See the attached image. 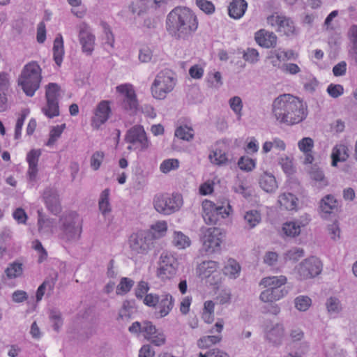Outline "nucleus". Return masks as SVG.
Returning a JSON list of instances; mask_svg holds the SVG:
<instances>
[{"instance_id": "7c9ffc66", "label": "nucleus", "mask_w": 357, "mask_h": 357, "mask_svg": "<svg viewBox=\"0 0 357 357\" xmlns=\"http://www.w3.org/2000/svg\"><path fill=\"white\" fill-rule=\"evenodd\" d=\"M309 214L305 213L298 218L291 220V237H296L301 234V228L306 227L310 222Z\"/></svg>"}, {"instance_id": "603ef678", "label": "nucleus", "mask_w": 357, "mask_h": 357, "mask_svg": "<svg viewBox=\"0 0 357 357\" xmlns=\"http://www.w3.org/2000/svg\"><path fill=\"white\" fill-rule=\"evenodd\" d=\"M149 290V285L148 282L144 281H141L138 283L137 287L135 289V296L138 299H142L144 301V298L149 294L148 291Z\"/></svg>"}, {"instance_id": "aec40b11", "label": "nucleus", "mask_w": 357, "mask_h": 357, "mask_svg": "<svg viewBox=\"0 0 357 357\" xmlns=\"http://www.w3.org/2000/svg\"><path fill=\"white\" fill-rule=\"evenodd\" d=\"M307 116V104L291 95V125L302 122Z\"/></svg>"}, {"instance_id": "f3484780", "label": "nucleus", "mask_w": 357, "mask_h": 357, "mask_svg": "<svg viewBox=\"0 0 357 357\" xmlns=\"http://www.w3.org/2000/svg\"><path fill=\"white\" fill-rule=\"evenodd\" d=\"M273 112L280 122H287L290 109V94H283L273 102Z\"/></svg>"}, {"instance_id": "7ed1b4c3", "label": "nucleus", "mask_w": 357, "mask_h": 357, "mask_svg": "<svg viewBox=\"0 0 357 357\" xmlns=\"http://www.w3.org/2000/svg\"><path fill=\"white\" fill-rule=\"evenodd\" d=\"M61 223L59 236L66 241L77 240L82 231V221L75 212H70L60 218Z\"/></svg>"}, {"instance_id": "5701e85b", "label": "nucleus", "mask_w": 357, "mask_h": 357, "mask_svg": "<svg viewBox=\"0 0 357 357\" xmlns=\"http://www.w3.org/2000/svg\"><path fill=\"white\" fill-rule=\"evenodd\" d=\"M255 39L257 43L265 48L273 47L277 43V37L273 32L260 29L255 33Z\"/></svg>"}, {"instance_id": "864d4df0", "label": "nucleus", "mask_w": 357, "mask_h": 357, "mask_svg": "<svg viewBox=\"0 0 357 357\" xmlns=\"http://www.w3.org/2000/svg\"><path fill=\"white\" fill-rule=\"evenodd\" d=\"M197 6L206 14H212L215 11L214 4L208 0H197Z\"/></svg>"}, {"instance_id": "f257e3e1", "label": "nucleus", "mask_w": 357, "mask_h": 357, "mask_svg": "<svg viewBox=\"0 0 357 357\" xmlns=\"http://www.w3.org/2000/svg\"><path fill=\"white\" fill-rule=\"evenodd\" d=\"M198 27V22L195 13L185 7H176L167 15V30L176 38H185Z\"/></svg>"}, {"instance_id": "9b49d317", "label": "nucleus", "mask_w": 357, "mask_h": 357, "mask_svg": "<svg viewBox=\"0 0 357 357\" xmlns=\"http://www.w3.org/2000/svg\"><path fill=\"white\" fill-rule=\"evenodd\" d=\"M149 234L144 230L132 234L128 238V245L131 251L135 255H145L153 247Z\"/></svg>"}, {"instance_id": "58836bf2", "label": "nucleus", "mask_w": 357, "mask_h": 357, "mask_svg": "<svg viewBox=\"0 0 357 357\" xmlns=\"http://www.w3.org/2000/svg\"><path fill=\"white\" fill-rule=\"evenodd\" d=\"M109 189L104 190L100 194L98 205L100 211L104 215L110 213L111 211V206L109 201Z\"/></svg>"}, {"instance_id": "a19ab883", "label": "nucleus", "mask_w": 357, "mask_h": 357, "mask_svg": "<svg viewBox=\"0 0 357 357\" xmlns=\"http://www.w3.org/2000/svg\"><path fill=\"white\" fill-rule=\"evenodd\" d=\"M22 264L13 262L8 265L5 271L6 276L10 279L18 278L22 275Z\"/></svg>"}, {"instance_id": "20e7f679", "label": "nucleus", "mask_w": 357, "mask_h": 357, "mask_svg": "<svg viewBox=\"0 0 357 357\" xmlns=\"http://www.w3.org/2000/svg\"><path fill=\"white\" fill-rule=\"evenodd\" d=\"M220 205H216L211 201L205 200L202 203L203 218L206 223L215 225L218 218H227L232 213V208L227 199H223Z\"/></svg>"}, {"instance_id": "6e6d98bb", "label": "nucleus", "mask_w": 357, "mask_h": 357, "mask_svg": "<svg viewBox=\"0 0 357 357\" xmlns=\"http://www.w3.org/2000/svg\"><path fill=\"white\" fill-rule=\"evenodd\" d=\"M229 103L231 109L238 116V117H241L243 108L241 98L238 96H234L229 100Z\"/></svg>"}, {"instance_id": "c9c22d12", "label": "nucleus", "mask_w": 357, "mask_h": 357, "mask_svg": "<svg viewBox=\"0 0 357 357\" xmlns=\"http://www.w3.org/2000/svg\"><path fill=\"white\" fill-rule=\"evenodd\" d=\"M42 112L49 119L59 116V102L46 100V104L42 108Z\"/></svg>"}, {"instance_id": "37998d69", "label": "nucleus", "mask_w": 357, "mask_h": 357, "mask_svg": "<svg viewBox=\"0 0 357 357\" xmlns=\"http://www.w3.org/2000/svg\"><path fill=\"white\" fill-rule=\"evenodd\" d=\"M194 130L191 127L181 126L175 130V136L181 139L190 141L194 137Z\"/></svg>"}, {"instance_id": "bf43d9fd", "label": "nucleus", "mask_w": 357, "mask_h": 357, "mask_svg": "<svg viewBox=\"0 0 357 357\" xmlns=\"http://www.w3.org/2000/svg\"><path fill=\"white\" fill-rule=\"evenodd\" d=\"M26 117V114L22 113L20 114V116L18 117L15 128V134H14V138L15 139H19L21 137L22 135V127L24 123V121Z\"/></svg>"}, {"instance_id": "5fc2aeb1", "label": "nucleus", "mask_w": 357, "mask_h": 357, "mask_svg": "<svg viewBox=\"0 0 357 357\" xmlns=\"http://www.w3.org/2000/svg\"><path fill=\"white\" fill-rule=\"evenodd\" d=\"M326 305L330 313H338L342 309L340 301L334 297L329 298L326 301Z\"/></svg>"}, {"instance_id": "72a5a7b5", "label": "nucleus", "mask_w": 357, "mask_h": 357, "mask_svg": "<svg viewBox=\"0 0 357 357\" xmlns=\"http://www.w3.org/2000/svg\"><path fill=\"white\" fill-rule=\"evenodd\" d=\"M45 100L59 102L61 88L56 83H49L45 87Z\"/></svg>"}, {"instance_id": "c03bdc74", "label": "nucleus", "mask_w": 357, "mask_h": 357, "mask_svg": "<svg viewBox=\"0 0 357 357\" xmlns=\"http://www.w3.org/2000/svg\"><path fill=\"white\" fill-rule=\"evenodd\" d=\"M244 220L250 228H253L260 222L261 215L257 211L252 210L246 212Z\"/></svg>"}, {"instance_id": "4468645a", "label": "nucleus", "mask_w": 357, "mask_h": 357, "mask_svg": "<svg viewBox=\"0 0 357 357\" xmlns=\"http://www.w3.org/2000/svg\"><path fill=\"white\" fill-rule=\"evenodd\" d=\"M116 91L123 96L122 106L124 109L135 112L139 103L134 87L130 84H123L116 86Z\"/></svg>"}, {"instance_id": "79ce46f5", "label": "nucleus", "mask_w": 357, "mask_h": 357, "mask_svg": "<svg viewBox=\"0 0 357 357\" xmlns=\"http://www.w3.org/2000/svg\"><path fill=\"white\" fill-rule=\"evenodd\" d=\"M208 158L211 163L217 165H225L228 161L227 154L220 149L213 151Z\"/></svg>"}, {"instance_id": "e433bc0d", "label": "nucleus", "mask_w": 357, "mask_h": 357, "mask_svg": "<svg viewBox=\"0 0 357 357\" xmlns=\"http://www.w3.org/2000/svg\"><path fill=\"white\" fill-rule=\"evenodd\" d=\"M215 303L212 301H206L204 303L202 318L204 322L211 324L214 321Z\"/></svg>"}, {"instance_id": "ddd939ff", "label": "nucleus", "mask_w": 357, "mask_h": 357, "mask_svg": "<svg viewBox=\"0 0 357 357\" xmlns=\"http://www.w3.org/2000/svg\"><path fill=\"white\" fill-rule=\"evenodd\" d=\"M223 234L217 227L208 228L202 238L203 249L208 253H213L220 249Z\"/></svg>"}, {"instance_id": "423d86ee", "label": "nucleus", "mask_w": 357, "mask_h": 357, "mask_svg": "<svg viewBox=\"0 0 357 357\" xmlns=\"http://www.w3.org/2000/svg\"><path fill=\"white\" fill-rule=\"evenodd\" d=\"M144 304L153 307L160 318L167 316L174 306V299L169 293L161 295L149 294L144 299Z\"/></svg>"}, {"instance_id": "f03ea898", "label": "nucleus", "mask_w": 357, "mask_h": 357, "mask_svg": "<svg viewBox=\"0 0 357 357\" xmlns=\"http://www.w3.org/2000/svg\"><path fill=\"white\" fill-rule=\"evenodd\" d=\"M42 69L36 61L26 63L22 68L17 83L29 97L34 96L42 81Z\"/></svg>"}, {"instance_id": "8fccbe9b", "label": "nucleus", "mask_w": 357, "mask_h": 357, "mask_svg": "<svg viewBox=\"0 0 357 357\" xmlns=\"http://www.w3.org/2000/svg\"><path fill=\"white\" fill-rule=\"evenodd\" d=\"M283 335V327L280 325H277L275 327L273 328L268 332L267 337L270 341L276 343L278 341L280 340Z\"/></svg>"}, {"instance_id": "1a4fd4ad", "label": "nucleus", "mask_w": 357, "mask_h": 357, "mask_svg": "<svg viewBox=\"0 0 357 357\" xmlns=\"http://www.w3.org/2000/svg\"><path fill=\"white\" fill-rule=\"evenodd\" d=\"M183 204L182 197L178 194L158 195L154 198V208L161 213L171 214L178 210Z\"/></svg>"}, {"instance_id": "f8f14e48", "label": "nucleus", "mask_w": 357, "mask_h": 357, "mask_svg": "<svg viewBox=\"0 0 357 357\" xmlns=\"http://www.w3.org/2000/svg\"><path fill=\"white\" fill-rule=\"evenodd\" d=\"M197 273L202 279H206L212 285L218 284L222 280L218 264L214 261H204L197 268Z\"/></svg>"}, {"instance_id": "ea45409f", "label": "nucleus", "mask_w": 357, "mask_h": 357, "mask_svg": "<svg viewBox=\"0 0 357 357\" xmlns=\"http://www.w3.org/2000/svg\"><path fill=\"white\" fill-rule=\"evenodd\" d=\"M66 128V123L54 126L50 132V137L47 142H46V146H53L55 144V142L58 140V139L61 137V134L63 133Z\"/></svg>"}, {"instance_id": "a18cd8bd", "label": "nucleus", "mask_w": 357, "mask_h": 357, "mask_svg": "<svg viewBox=\"0 0 357 357\" xmlns=\"http://www.w3.org/2000/svg\"><path fill=\"white\" fill-rule=\"evenodd\" d=\"M134 284V281L128 278H122L116 287V292L118 295L127 294Z\"/></svg>"}, {"instance_id": "473e14b6", "label": "nucleus", "mask_w": 357, "mask_h": 357, "mask_svg": "<svg viewBox=\"0 0 357 357\" xmlns=\"http://www.w3.org/2000/svg\"><path fill=\"white\" fill-rule=\"evenodd\" d=\"M172 244L179 250L185 249L191 244L190 238L181 231H175L172 235Z\"/></svg>"}, {"instance_id": "9d476101", "label": "nucleus", "mask_w": 357, "mask_h": 357, "mask_svg": "<svg viewBox=\"0 0 357 357\" xmlns=\"http://www.w3.org/2000/svg\"><path fill=\"white\" fill-rule=\"evenodd\" d=\"M178 263L172 255H161L156 271L157 277L162 282L173 279L177 273Z\"/></svg>"}, {"instance_id": "09e8293b", "label": "nucleus", "mask_w": 357, "mask_h": 357, "mask_svg": "<svg viewBox=\"0 0 357 357\" xmlns=\"http://www.w3.org/2000/svg\"><path fill=\"white\" fill-rule=\"evenodd\" d=\"M238 166L243 171L251 172L255 168L256 162L249 157L242 156L238 161Z\"/></svg>"}, {"instance_id": "cd10ccee", "label": "nucleus", "mask_w": 357, "mask_h": 357, "mask_svg": "<svg viewBox=\"0 0 357 357\" xmlns=\"http://www.w3.org/2000/svg\"><path fill=\"white\" fill-rule=\"evenodd\" d=\"M263 291L260 296L259 299L264 303H273L280 300L284 297V293L282 289L278 288H268Z\"/></svg>"}, {"instance_id": "680f3d73", "label": "nucleus", "mask_w": 357, "mask_h": 357, "mask_svg": "<svg viewBox=\"0 0 357 357\" xmlns=\"http://www.w3.org/2000/svg\"><path fill=\"white\" fill-rule=\"evenodd\" d=\"M313 145V140L310 137H304L298 142V147L303 153L311 152Z\"/></svg>"}, {"instance_id": "4c0bfd02", "label": "nucleus", "mask_w": 357, "mask_h": 357, "mask_svg": "<svg viewBox=\"0 0 357 357\" xmlns=\"http://www.w3.org/2000/svg\"><path fill=\"white\" fill-rule=\"evenodd\" d=\"M241 271V266L238 263L232 259H228L226 265L223 268L225 275H228L230 278H236Z\"/></svg>"}, {"instance_id": "bb28decb", "label": "nucleus", "mask_w": 357, "mask_h": 357, "mask_svg": "<svg viewBox=\"0 0 357 357\" xmlns=\"http://www.w3.org/2000/svg\"><path fill=\"white\" fill-rule=\"evenodd\" d=\"M259 184L266 192H273L278 188V183L275 176L266 172L260 176Z\"/></svg>"}, {"instance_id": "c85d7f7f", "label": "nucleus", "mask_w": 357, "mask_h": 357, "mask_svg": "<svg viewBox=\"0 0 357 357\" xmlns=\"http://www.w3.org/2000/svg\"><path fill=\"white\" fill-rule=\"evenodd\" d=\"M167 231V223L165 220H160L153 224L149 231H146L149 234V238L153 240L163 237Z\"/></svg>"}, {"instance_id": "49530a36", "label": "nucleus", "mask_w": 357, "mask_h": 357, "mask_svg": "<svg viewBox=\"0 0 357 357\" xmlns=\"http://www.w3.org/2000/svg\"><path fill=\"white\" fill-rule=\"evenodd\" d=\"M179 167V161L175 158H170L165 160L160 165V170L164 173L167 174L172 170L177 169Z\"/></svg>"}, {"instance_id": "4be33fe9", "label": "nucleus", "mask_w": 357, "mask_h": 357, "mask_svg": "<svg viewBox=\"0 0 357 357\" xmlns=\"http://www.w3.org/2000/svg\"><path fill=\"white\" fill-rule=\"evenodd\" d=\"M43 198L47 209L52 213L57 215L61 212L59 195L54 190L46 189L43 192Z\"/></svg>"}, {"instance_id": "de8ad7c7", "label": "nucleus", "mask_w": 357, "mask_h": 357, "mask_svg": "<svg viewBox=\"0 0 357 357\" xmlns=\"http://www.w3.org/2000/svg\"><path fill=\"white\" fill-rule=\"evenodd\" d=\"M295 307L302 312H305L312 305V300L307 296H299L294 300Z\"/></svg>"}, {"instance_id": "f704fd0d", "label": "nucleus", "mask_w": 357, "mask_h": 357, "mask_svg": "<svg viewBox=\"0 0 357 357\" xmlns=\"http://www.w3.org/2000/svg\"><path fill=\"white\" fill-rule=\"evenodd\" d=\"M287 282V278L280 275V276H272V277H266L263 278L259 284L262 285L264 287L268 288H278L285 284Z\"/></svg>"}, {"instance_id": "69168bd1", "label": "nucleus", "mask_w": 357, "mask_h": 357, "mask_svg": "<svg viewBox=\"0 0 357 357\" xmlns=\"http://www.w3.org/2000/svg\"><path fill=\"white\" fill-rule=\"evenodd\" d=\"M347 63L344 61L339 62L333 68V73L335 77H340L345 75L347 71Z\"/></svg>"}, {"instance_id": "6e6552de", "label": "nucleus", "mask_w": 357, "mask_h": 357, "mask_svg": "<svg viewBox=\"0 0 357 357\" xmlns=\"http://www.w3.org/2000/svg\"><path fill=\"white\" fill-rule=\"evenodd\" d=\"M322 263L315 257L304 259L294 268V273L299 280L313 278L322 271Z\"/></svg>"}, {"instance_id": "2f4dec72", "label": "nucleus", "mask_w": 357, "mask_h": 357, "mask_svg": "<svg viewBox=\"0 0 357 357\" xmlns=\"http://www.w3.org/2000/svg\"><path fill=\"white\" fill-rule=\"evenodd\" d=\"M64 56L63 40L61 34L55 38L53 45V57L58 66H61Z\"/></svg>"}, {"instance_id": "0e129e2a", "label": "nucleus", "mask_w": 357, "mask_h": 357, "mask_svg": "<svg viewBox=\"0 0 357 357\" xmlns=\"http://www.w3.org/2000/svg\"><path fill=\"white\" fill-rule=\"evenodd\" d=\"M351 49L357 47V25H352L348 31Z\"/></svg>"}, {"instance_id": "b1692460", "label": "nucleus", "mask_w": 357, "mask_h": 357, "mask_svg": "<svg viewBox=\"0 0 357 357\" xmlns=\"http://www.w3.org/2000/svg\"><path fill=\"white\" fill-rule=\"evenodd\" d=\"M268 59H271L273 66L281 68L286 72L290 71V64L288 62L289 59L288 52L278 50L272 53Z\"/></svg>"}, {"instance_id": "13d9d810", "label": "nucleus", "mask_w": 357, "mask_h": 357, "mask_svg": "<svg viewBox=\"0 0 357 357\" xmlns=\"http://www.w3.org/2000/svg\"><path fill=\"white\" fill-rule=\"evenodd\" d=\"M259 57L258 51L254 48H248L243 54V59L251 63L258 61Z\"/></svg>"}, {"instance_id": "2eb2a0df", "label": "nucleus", "mask_w": 357, "mask_h": 357, "mask_svg": "<svg viewBox=\"0 0 357 357\" xmlns=\"http://www.w3.org/2000/svg\"><path fill=\"white\" fill-rule=\"evenodd\" d=\"M126 141L132 145H138L142 150L147 149L149 145L146 132L140 125L134 126L128 130Z\"/></svg>"}, {"instance_id": "6ab92c4d", "label": "nucleus", "mask_w": 357, "mask_h": 357, "mask_svg": "<svg viewBox=\"0 0 357 357\" xmlns=\"http://www.w3.org/2000/svg\"><path fill=\"white\" fill-rule=\"evenodd\" d=\"M111 113V108L109 102L107 100H102L97 105L94 116L91 119V126L94 129H98L102 124H104L109 117Z\"/></svg>"}, {"instance_id": "0eeeda50", "label": "nucleus", "mask_w": 357, "mask_h": 357, "mask_svg": "<svg viewBox=\"0 0 357 357\" xmlns=\"http://www.w3.org/2000/svg\"><path fill=\"white\" fill-rule=\"evenodd\" d=\"M176 85V79L169 72L161 71L155 77L151 86V92L155 99L163 100L172 92Z\"/></svg>"}, {"instance_id": "393cba45", "label": "nucleus", "mask_w": 357, "mask_h": 357, "mask_svg": "<svg viewBox=\"0 0 357 357\" xmlns=\"http://www.w3.org/2000/svg\"><path fill=\"white\" fill-rule=\"evenodd\" d=\"M337 208V201L332 195L324 196L319 202V208L322 213V218L327 219L328 215Z\"/></svg>"}, {"instance_id": "39448f33", "label": "nucleus", "mask_w": 357, "mask_h": 357, "mask_svg": "<svg viewBox=\"0 0 357 357\" xmlns=\"http://www.w3.org/2000/svg\"><path fill=\"white\" fill-rule=\"evenodd\" d=\"M128 330L131 333H141L146 340L158 347L163 345L166 341L163 332L159 331L149 321L142 323L135 321Z\"/></svg>"}, {"instance_id": "dca6fc26", "label": "nucleus", "mask_w": 357, "mask_h": 357, "mask_svg": "<svg viewBox=\"0 0 357 357\" xmlns=\"http://www.w3.org/2000/svg\"><path fill=\"white\" fill-rule=\"evenodd\" d=\"M224 320L218 319L214 326L210 330V333H217V335H206L201 337L197 341V346L202 349H208L211 347L219 343L222 337L221 333L224 327Z\"/></svg>"}, {"instance_id": "a211bd4d", "label": "nucleus", "mask_w": 357, "mask_h": 357, "mask_svg": "<svg viewBox=\"0 0 357 357\" xmlns=\"http://www.w3.org/2000/svg\"><path fill=\"white\" fill-rule=\"evenodd\" d=\"M79 40L82 45V52L86 54H91L95 45V36L89 31V25L82 22L78 26Z\"/></svg>"}, {"instance_id": "774afa93", "label": "nucleus", "mask_w": 357, "mask_h": 357, "mask_svg": "<svg viewBox=\"0 0 357 357\" xmlns=\"http://www.w3.org/2000/svg\"><path fill=\"white\" fill-rule=\"evenodd\" d=\"M293 347L298 351H295L294 355L291 354V357H302L308 350V345L306 342L295 343Z\"/></svg>"}, {"instance_id": "3c124183", "label": "nucleus", "mask_w": 357, "mask_h": 357, "mask_svg": "<svg viewBox=\"0 0 357 357\" xmlns=\"http://www.w3.org/2000/svg\"><path fill=\"white\" fill-rule=\"evenodd\" d=\"M105 158V153L102 151H98L93 153L91 158V167L93 170H98L103 160Z\"/></svg>"}, {"instance_id": "c756f323", "label": "nucleus", "mask_w": 357, "mask_h": 357, "mask_svg": "<svg viewBox=\"0 0 357 357\" xmlns=\"http://www.w3.org/2000/svg\"><path fill=\"white\" fill-rule=\"evenodd\" d=\"M349 158L348 148L344 144H337L332 150L331 165L337 167L338 162H344Z\"/></svg>"}, {"instance_id": "4d7b16f0", "label": "nucleus", "mask_w": 357, "mask_h": 357, "mask_svg": "<svg viewBox=\"0 0 357 357\" xmlns=\"http://www.w3.org/2000/svg\"><path fill=\"white\" fill-rule=\"evenodd\" d=\"M327 93L333 98H337L344 93V88L341 84H331L327 87Z\"/></svg>"}, {"instance_id": "338daca9", "label": "nucleus", "mask_w": 357, "mask_h": 357, "mask_svg": "<svg viewBox=\"0 0 357 357\" xmlns=\"http://www.w3.org/2000/svg\"><path fill=\"white\" fill-rule=\"evenodd\" d=\"M13 218L14 219L20 224H24L27 220V215L24 209L22 208H17L13 212Z\"/></svg>"}, {"instance_id": "052dcab7", "label": "nucleus", "mask_w": 357, "mask_h": 357, "mask_svg": "<svg viewBox=\"0 0 357 357\" xmlns=\"http://www.w3.org/2000/svg\"><path fill=\"white\" fill-rule=\"evenodd\" d=\"M204 73V67L199 64L192 66L189 69L190 76L195 79H201Z\"/></svg>"}, {"instance_id": "e2e57ef3", "label": "nucleus", "mask_w": 357, "mask_h": 357, "mask_svg": "<svg viewBox=\"0 0 357 357\" xmlns=\"http://www.w3.org/2000/svg\"><path fill=\"white\" fill-rule=\"evenodd\" d=\"M328 231L331 239L333 241H337L340 238V229L337 221L328 225Z\"/></svg>"}, {"instance_id": "a878e982", "label": "nucleus", "mask_w": 357, "mask_h": 357, "mask_svg": "<svg viewBox=\"0 0 357 357\" xmlns=\"http://www.w3.org/2000/svg\"><path fill=\"white\" fill-rule=\"evenodd\" d=\"M248 8V3L245 0H233L229 5L228 14L234 20L241 19Z\"/></svg>"}, {"instance_id": "412c9836", "label": "nucleus", "mask_w": 357, "mask_h": 357, "mask_svg": "<svg viewBox=\"0 0 357 357\" xmlns=\"http://www.w3.org/2000/svg\"><path fill=\"white\" fill-rule=\"evenodd\" d=\"M41 155L40 149H31L26 155V160L29 167L26 172L30 181H36L38 173V161Z\"/></svg>"}]
</instances>
